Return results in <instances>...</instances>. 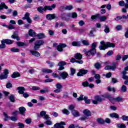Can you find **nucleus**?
Masks as SVG:
<instances>
[{"label": "nucleus", "mask_w": 128, "mask_h": 128, "mask_svg": "<svg viewBox=\"0 0 128 128\" xmlns=\"http://www.w3.org/2000/svg\"><path fill=\"white\" fill-rule=\"evenodd\" d=\"M1 42L2 44H0V48H6V43L4 42V40H2Z\"/></svg>", "instance_id": "nucleus-41"}, {"label": "nucleus", "mask_w": 128, "mask_h": 128, "mask_svg": "<svg viewBox=\"0 0 128 128\" xmlns=\"http://www.w3.org/2000/svg\"><path fill=\"white\" fill-rule=\"evenodd\" d=\"M82 112L84 114V116H86L87 117L92 116V112H90V110L88 109L84 110Z\"/></svg>", "instance_id": "nucleus-13"}, {"label": "nucleus", "mask_w": 128, "mask_h": 128, "mask_svg": "<svg viewBox=\"0 0 128 128\" xmlns=\"http://www.w3.org/2000/svg\"><path fill=\"white\" fill-rule=\"evenodd\" d=\"M110 118H120L118 114L114 112L110 114Z\"/></svg>", "instance_id": "nucleus-29"}, {"label": "nucleus", "mask_w": 128, "mask_h": 128, "mask_svg": "<svg viewBox=\"0 0 128 128\" xmlns=\"http://www.w3.org/2000/svg\"><path fill=\"white\" fill-rule=\"evenodd\" d=\"M96 121L98 124H104V120L102 118H97Z\"/></svg>", "instance_id": "nucleus-32"}, {"label": "nucleus", "mask_w": 128, "mask_h": 128, "mask_svg": "<svg viewBox=\"0 0 128 128\" xmlns=\"http://www.w3.org/2000/svg\"><path fill=\"white\" fill-rule=\"evenodd\" d=\"M18 126H19V128H24V124L22 122L18 123Z\"/></svg>", "instance_id": "nucleus-60"}, {"label": "nucleus", "mask_w": 128, "mask_h": 128, "mask_svg": "<svg viewBox=\"0 0 128 128\" xmlns=\"http://www.w3.org/2000/svg\"><path fill=\"white\" fill-rule=\"evenodd\" d=\"M66 62H64V61L59 62L58 64V66H60L58 70H64V66H66Z\"/></svg>", "instance_id": "nucleus-9"}, {"label": "nucleus", "mask_w": 128, "mask_h": 128, "mask_svg": "<svg viewBox=\"0 0 128 128\" xmlns=\"http://www.w3.org/2000/svg\"><path fill=\"white\" fill-rule=\"evenodd\" d=\"M128 55H124L122 57V62H124L126 60H128Z\"/></svg>", "instance_id": "nucleus-63"}, {"label": "nucleus", "mask_w": 128, "mask_h": 128, "mask_svg": "<svg viewBox=\"0 0 128 128\" xmlns=\"http://www.w3.org/2000/svg\"><path fill=\"white\" fill-rule=\"evenodd\" d=\"M105 29L104 30V32H106V34H108V32H110V28H108V26L106 25L104 26Z\"/></svg>", "instance_id": "nucleus-52"}, {"label": "nucleus", "mask_w": 128, "mask_h": 128, "mask_svg": "<svg viewBox=\"0 0 128 128\" xmlns=\"http://www.w3.org/2000/svg\"><path fill=\"white\" fill-rule=\"evenodd\" d=\"M46 18L48 20H54L56 18V16L54 14H48L46 16Z\"/></svg>", "instance_id": "nucleus-18"}, {"label": "nucleus", "mask_w": 128, "mask_h": 128, "mask_svg": "<svg viewBox=\"0 0 128 128\" xmlns=\"http://www.w3.org/2000/svg\"><path fill=\"white\" fill-rule=\"evenodd\" d=\"M45 120V124L46 126H52V121L50 120L51 118L48 115H46Z\"/></svg>", "instance_id": "nucleus-7"}, {"label": "nucleus", "mask_w": 128, "mask_h": 128, "mask_svg": "<svg viewBox=\"0 0 128 128\" xmlns=\"http://www.w3.org/2000/svg\"><path fill=\"white\" fill-rule=\"evenodd\" d=\"M97 44L96 42L92 43V49L86 52V56H94L96 54V46Z\"/></svg>", "instance_id": "nucleus-2"}, {"label": "nucleus", "mask_w": 128, "mask_h": 128, "mask_svg": "<svg viewBox=\"0 0 128 128\" xmlns=\"http://www.w3.org/2000/svg\"><path fill=\"white\" fill-rule=\"evenodd\" d=\"M38 12H44V10H45L44 8V7H42V6L38 7Z\"/></svg>", "instance_id": "nucleus-46"}, {"label": "nucleus", "mask_w": 128, "mask_h": 128, "mask_svg": "<svg viewBox=\"0 0 128 128\" xmlns=\"http://www.w3.org/2000/svg\"><path fill=\"white\" fill-rule=\"evenodd\" d=\"M29 35L30 36H36V32L34 31L32 29H30L28 32Z\"/></svg>", "instance_id": "nucleus-30"}, {"label": "nucleus", "mask_w": 128, "mask_h": 128, "mask_svg": "<svg viewBox=\"0 0 128 128\" xmlns=\"http://www.w3.org/2000/svg\"><path fill=\"white\" fill-rule=\"evenodd\" d=\"M72 114L73 116H74L75 118H78V116H80V112L76 110H72Z\"/></svg>", "instance_id": "nucleus-14"}, {"label": "nucleus", "mask_w": 128, "mask_h": 128, "mask_svg": "<svg viewBox=\"0 0 128 128\" xmlns=\"http://www.w3.org/2000/svg\"><path fill=\"white\" fill-rule=\"evenodd\" d=\"M68 74L66 72H62L60 74V76L61 78H63V80L66 78H68Z\"/></svg>", "instance_id": "nucleus-23"}, {"label": "nucleus", "mask_w": 128, "mask_h": 128, "mask_svg": "<svg viewBox=\"0 0 128 128\" xmlns=\"http://www.w3.org/2000/svg\"><path fill=\"white\" fill-rule=\"evenodd\" d=\"M116 126L118 128H126V125L124 124H117Z\"/></svg>", "instance_id": "nucleus-42"}, {"label": "nucleus", "mask_w": 128, "mask_h": 128, "mask_svg": "<svg viewBox=\"0 0 128 128\" xmlns=\"http://www.w3.org/2000/svg\"><path fill=\"white\" fill-rule=\"evenodd\" d=\"M100 14H96V15H93L91 16L92 20H96V18H99Z\"/></svg>", "instance_id": "nucleus-40"}, {"label": "nucleus", "mask_w": 128, "mask_h": 128, "mask_svg": "<svg viewBox=\"0 0 128 128\" xmlns=\"http://www.w3.org/2000/svg\"><path fill=\"white\" fill-rule=\"evenodd\" d=\"M69 16L70 18H78V14H76V12L69 14Z\"/></svg>", "instance_id": "nucleus-28"}, {"label": "nucleus", "mask_w": 128, "mask_h": 128, "mask_svg": "<svg viewBox=\"0 0 128 128\" xmlns=\"http://www.w3.org/2000/svg\"><path fill=\"white\" fill-rule=\"evenodd\" d=\"M30 52L32 54V56H36L37 58H38L40 56V52L34 51V50H30Z\"/></svg>", "instance_id": "nucleus-21"}, {"label": "nucleus", "mask_w": 128, "mask_h": 128, "mask_svg": "<svg viewBox=\"0 0 128 128\" xmlns=\"http://www.w3.org/2000/svg\"><path fill=\"white\" fill-rule=\"evenodd\" d=\"M128 90V88L126 87V86L122 85V88H121V90L123 92H126V90Z\"/></svg>", "instance_id": "nucleus-38"}, {"label": "nucleus", "mask_w": 128, "mask_h": 128, "mask_svg": "<svg viewBox=\"0 0 128 128\" xmlns=\"http://www.w3.org/2000/svg\"><path fill=\"white\" fill-rule=\"evenodd\" d=\"M17 90H18V92L20 94H22L24 92V90H26V89L23 86H20L17 88Z\"/></svg>", "instance_id": "nucleus-17"}, {"label": "nucleus", "mask_w": 128, "mask_h": 128, "mask_svg": "<svg viewBox=\"0 0 128 128\" xmlns=\"http://www.w3.org/2000/svg\"><path fill=\"white\" fill-rule=\"evenodd\" d=\"M10 51L12 52H20V49L16 48H10Z\"/></svg>", "instance_id": "nucleus-33"}, {"label": "nucleus", "mask_w": 128, "mask_h": 128, "mask_svg": "<svg viewBox=\"0 0 128 128\" xmlns=\"http://www.w3.org/2000/svg\"><path fill=\"white\" fill-rule=\"evenodd\" d=\"M124 0H121L119 2V6H124Z\"/></svg>", "instance_id": "nucleus-64"}, {"label": "nucleus", "mask_w": 128, "mask_h": 128, "mask_svg": "<svg viewBox=\"0 0 128 128\" xmlns=\"http://www.w3.org/2000/svg\"><path fill=\"white\" fill-rule=\"evenodd\" d=\"M19 76H20V74L18 72H14L11 76L12 78H19Z\"/></svg>", "instance_id": "nucleus-15"}, {"label": "nucleus", "mask_w": 128, "mask_h": 128, "mask_svg": "<svg viewBox=\"0 0 128 128\" xmlns=\"http://www.w3.org/2000/svg\"><path fill=\"white\" fill-rule=\"evenodd\" d=\"M56 88H58L59 90H62V84L58 83L56 84Z\"/></svg>", "instance_id": "nucleus-39"}, {"label": "nucleus", "mask_w": 128, "mask_h": 128, "mask_svg": "<svg viewBox=\"0 0 128 128\" xmlns=\"http://www.w3.org/2000/svg\"><path fill=\"white\" fill-rule=\"evenodd\" d=\"M16 44L18 46H26V44L24 42H17Z\"/></svg>", "instance_id": "nucleus-37"}, {"label": "nucleus", "mask_w": 128, "mask_h": 128, "mask_svg": "<svg viewBox=\"0 0 128 128\" xmlns=\"http://www.w3.org/2000/svg\"><path fill=\"white\" fill-rule=\"evenodd\" d=\"M72 44L73 46H82V44L80 42H74L72 43Z\"/></svg>", "instance_id": "nucleus-25"}, {"label": "nucleus", "mask_w": 128, "mask_h": 128, "mask_svg": "<svg viewBox=\"0 0 128 128\" xmlns=\"http://www.w3.org/2000/svg\"><path fill=\"white\" fill-rule=\"evenodd\" d=\"M70 62H77L78 64H84V61L82 60H76V59L74 58H72L70 60Z\"/></svg>", "instance_id": "nucleus-22"}, {"label": "nucleus", "mask_w": 128, "mask_h": 128, "mask_svg": "<svg viewBox=\"0 0 128 128\" xmlns=\"http://www.w3.org/2000/svg\"><path fill=\"white\" fill-rule=\"evenodd\" d=\"M66 122H57L54 124V126L52 128H64V126H66Z\"/></svg>", "instance_id": "nucleus-6"}, {"label": "nucleus", "mask_w": 128, "mask_h": 128, "mask_svg": "<svg viewBox=\"0 0 128 128\" xmlns=\"http://www.w3.org/2000/svg\"><path fill=\"white\" fill-rule=\"evenodd\" d=\"M38 38L40 39V38H46V36L44 34V33H40L38 34L37 36Z\"/></svg>", "instance_id": "nucleus-35"}, {"label": "nucleus", "mask_w": 128, "mask_h": 128, "mask_svg": "<svg viewBox=\"0 0 128 128\" xmlns=\"http://www.w3.org/2000/svg\"><path fill=\"white\" fill-rule=\"evenodd\" d=\"M44 42L42 40L36 41L34 44H35L34 46V50H38V48H40V46H42V44H44Z\"/></svg>", "instance_id": "nucleus-8"}, {"label": "nucleus", "mask_w": 128, "mask_h": 128, "mask_svg": "<svg viewBox=\"0 0 128 128\" xmlns=\"http://www.w3.org/2000/svg\"><path fill=\"white\" fill-rule=\"evenodd\" d=\"M42 72L44 74H52V70L48 68H43L42 70Z\"/></svg>", "instance_id": "nucleus-20"}, {"label": "nucleus", "mask_w": 128, "mask_h": 128, "mask_svg": "<svg viewBox=\"0 0 128 128\" xmlns=\"http://www.w3.org/2000/svg\"><path fill=\"white\" fill-rule=\"evenodd\" d=\"M4 8H6V10H8V8L6 5V4L4 2H2L0 4V10H4Z\"/></svg>", "instance_id": "nucleus-26"}, {"label": "nucleus", "mask_w": 128, "mask_h": 128, "mask_svg": "<svg viewBox=\"0 0 128 128\" xmlns=\"http://www.w3.org/2000/svg\"><path fill=\"white\" fill-rule=\"evenodd\" d=\"M88 74V70L81 69L80 70L79 72L78 73V76H84V74Z\"/></svg>", "instance_id": "nucleus-10"}, {"label": "nucleus", "mask_w": 128, "mask_h": 128, "mask_svg": "<svg viewBox=\"0 0 128 128\" xmlns=\"http://www.w3.org/2000/svg\"><path fill=\"white\" fill-rule=\"evenodd\" d=\"M102 98H104V96H96L94 97V100H92V102L94 104H98V102H102Z\"/></svg>", "instance_id": "nucleus-5"}, {"label": "nucleus", "mask_w": 128, "mask_h": 128, "mask_svg": "<svg viewBox=\"0 0 128 128\" xmlns=\"http://www.w3.org/2000/svg\"><path fill=\"white\" fill-rule=\"evenodd\" d=\"M84 100L86 104H90V99H88L87 96H84Z\"/></svg>", "instance_id": "nucleus-44"}, {"label": "nucleus", "mask_w": 128, "mask_h": 128, "mask_svg": "<svg viewBox=\"0 0 128 128\" xmlns=\"http://www.w3.org/2000/svg\"><path fill=\"white\" fill-rule=\"evenodd\" d=\"M116 65H114L113 66H107L104 68V70H116Z\"/></svg>", "instance_id": "nucleus-19"}, {"label": "nucleus", "mask_w": 128, "mask_h": 128, "mask_svg": "<svg viewBox=\"0 0 128 128\" xmlns=\"http://www.w3.org/2000/svg\"><path fill=\"white\" fill-rule=\"evenodd\" d=\"M66 44H60L59 45L57 46V50L58 52H62V48H66Z\"/></svg>", "instance_id": "nucleus-12"}, {"label": "nucleus", "mask_w": 128, "mask_h": 128, "mask_svg": "<svg viewBox=\"0 0 128 128\" xmlns=\"http://www.w3.org/2000/svg\"><path fill=\"white\" fill-rule=\"evenodd\" d=\"M122 120H128V116H126V115L122 116Z\"/></svg>", "instance_id": "nucleus-61"}, {"label": "nucleus", "mask_w": 128, "mask_h": 128, "mask_svg": "<svg viewBox=\"0 0 128 128\" xmlns=\"http://www.w3.org/2000/svg\"><path fill=\"white\" fill-rule=\"evenodd\" d=\"M99 20H100L101 22H104V20H106V16H100L99 14Z\"/></svg>", "instance_id": "nucleus-36"}, {"label": "nucleus", "mask_w": 128, "mask_h": 128, "mask_svg": "<svg viewBox=\"0 0 128 128\" xmlns=\"http://www.w3.org/2000/svg\"><path fill=\"white\" fill-rule=\"evenodd\" d=\"M100 44V45L99 46L100 50H104L106 48H114V46H116L114 44L110 42H108L106 44L104 40L101 41Z\"/></svg>", "instance_id": "nucleus-1"}, {"label": "nucleus", "mask_w": 128, "mask_h": 128, "mask_svg": "<svg viewBox=\"0 0 128 128\" xmlns=\"http://www.w3.org/2000/svg\"><path fill=\"white\" fill-rule=\"evenodd\" d=\"M88 84H89V83L88 81H86L82 83V85L83 86H85V87L88 86Z\"/></svg>", "instance_id": "nucleus-58"}, {"label": "nucleus", "mask_w": 128, "mask_h": 128, "mask_svg": "<svg viewBox=\"0 0 128 128\" xmlns=\"http://www.w3.org/2000/svg\"><path fill=\"white\" fill-rule=\"evenodd\" d=\"M70 14H64L62 16V20H70Z\"/></svg>", "instance_id": "nucleus-16"}, {"label": "nucleus", "mask_w": 128, "mask_h": 128, "mask_svg": "<svg viewBox=\"0 0 128 128\" xmlns=\"http://www.w3.org/2000/svg\"><path fill=\"white\" fill-rule=\"evenodd\" d=\"M106 98H108L109 99L110 102H112V104L116 102H122V98L118 96L116 98H114L112 97L110 95H108L106 96Z\"/></svg>", "instance_id": "nucleus-4"}, {"label": "nucleus", "mask_w": 128, "mask_h": 128, "mask_svg": "<svg viewBox=\"0 0 128 128\" xmlns=\"http://www.w3.org/2000/svg\"><path fill=\"white\" fill-rule=\"evenodd\" d=\"M66 10H72L74 8V7L70 5V6H68L65 7Z\"/></svg>", "instance_id": "nucleus-53"}, {"label": "nucleus", "mask_w": 128, "mask_h": 128, "mask_svg": "<svg viewBox=\"0 0 128 128\" xmlns=\"http://www.w3.org/2000/svg\"><path fill=\"white\" fill-rule=\"evenodd\" d=\"M25 122L27 124H31L32 122V119L30 118H27L25 120Z\"/></svg>", "instance_id": "nucleus-59"}, {"label": "nucleus", "mask_w": 128, "mask_h": 128, "mask_svg": "<svg viewBox=\"0 0 128 128\" xmlns=\"http://www.w3.org/2000/svg\"><path fill=\"white\" fill-rule=\"evenodd\" d=\"M12 38H14V40H20V38L18 36L14 34L12 36Z\"/></svg>", "instance_id": "nucleus-49"}, {"label": "nucleus", "mask_w": 128, "mask_h": 128, "mask_svg": "<svg viewBox=\"0 0 128 128\" xmlns=\"http://www.w3.org/2000/svg\"><path fill=\"white\" fill-rule=\"evenodd\" d=\"M74 56L76 60H82V55L80 53L76 54Z\"/></svg>", "instance_id": "nucleus-27"}, {"label": "nucleus", "mask_w": 128, "mask_h": 128, "mask_svg": "<svg viewBox=\"0 0 128 128\" xmlns=\"http://www.w3.org/2000/svg\"><path fill=\"white\" fill-rule=\"evenodd\" d=\"M82 44H84V46H89L90 45V43H88V42L86 40H82Z\"/></svg>", "instance_id": "nucleus-50"}, {"label": "nucleus", "mask_w": 128, "mask_h": 128, "mask_svg": "<svg viewBox=\"0 0 128 128\" xmlns=\"http://www.w3.org/2000/svg\"><path fill=\"white\" fill-rule=\"evenodd\" d=\"M54 82V79L48 78L44 80V82Z\"/></svg>", "instance_id": "nucleus-62"}, {"label": "nucleus", "mask_w": 128, "mask_h": 128, "mask_svg": "<svg viewBox=\"0 0 128 128\" xmlns=\"http://www.w3.org/2000/svg\"><path fill=\"white\" fill-rule=\"evenodd\" d=\"M56 4H53L51 6H45L44 7V10H52L56 8Z\"/></svg>", "instance_id": "nucleus-11"}, {"label": "nucleus", "mask_w": 128, "mask_h": 128, "mask_svg": "<svg viewBox=\"0 0 128 128\" xmlns=\"http://www.w3.org/2000/svg\"><path fill=\"white\" fill-rule=\"evenodd\" d=\"M80 120H88V116H81L80 118H79Z\"/></svg>", "instance_id": "nucleus-47"}, {"label": "nucleus", "mask_w": 128, "mask_h": 128, "mask_svg": "<svg viewBox=\"0 0 128 128\" xmlns=\"http://www.w3.org/2000/svg\"><path fill=\"white\" fill-rule=\"evenodd\" d=\"M19 110L21 114H24V112L26 110V108H24V107H20L19 108Z\"/></svg>", "instance_id": "nucleus-31"}, {"label": "nucleus", "mask_w": 128, "mask_h": 128, "mask_svg": "<svg viewBox=\"0 0 128 128\" xmlns=\"http://www.w3.org/2000/svg\"><path fill=\"white\" fill-rule=\"evenodd\" d=\"M101 64L99 62L96 63L94 64V66L96 68L97 70H98L99 68H100Z\"/></svg>", "instance_id": "nucleus-48"}, {"label": "nucleus", "mask_w": 128, "mask_h": 128, "mask_svg": "<svg viewBox=\"0 0 128 128\" xmlns=\"http://www.w3.org/2000/svg\"><path fill=\"white\" fill-rule=\"evenodd\" d=\"M0 72H2V66H0ZM8 70H4V72L0 74V80H6L8 78Z\"/></svg>", "instance_id": "nucleus-3"}, {"label": "nucleus", "mask_w": 128, "mask_h": 128, "mask_svg": "<svg viewBox=\"0 0 128 128\" xmlns=\"http://www.w3.org/2000/svg\"><path fill=\"white\" fill-rule=\"evenodd\" d=\"M30 18V14L28 12H26L25 14L24 17L22 18V20H27L28 18Z\"/></svg>", "instance_id": "nucleus-54"}, {"label": "nucleus", "mask_w": 128, "mask_h": 128, "mask_svg": "<svg viewBox=\"0 0 128 128\" xmlns=\"http://www.w3.org/2000/svg\"><path fill=\"white\" fill-rule=\"evenodd\" d=\"M63 114H70V112H68V110L66 109H64L62 110Z\"/></svg>", "instance_id": "nucleus-57"}, {"label": "nucleus", "mask_w": 128, "mask_h": 128, "mask_svg": "<svg viewBox=\"0 0 128 128\" xmlns=\"http://www.w3.org/2000/svg\"><path fill=\"white\" fill-rule=\"evenodd\" d=\"M46 64H49L50 68H52L54 66V63L52 62H50V61H46Z\"/></svg>", "instance_id": "nucleus-43"}, {"label": "nucleus", "mask_w": 128, "mask_h": 128, "mask_svg": "<svg viewBox=\"0 0 128 128\" xmlns=\"http://www.w3.org/2000/svg\"><path fill=\"white\" fill-rule=\"evenodd\" d=\"M3 42H4L5 44H12L14 42V40H8V39H6V40H2Z\"/></svg>", "instance_id": "nucleus-24"}, {"label": "nucleus", "mask_w": 128, "mask_h": 128, "mask_svg": "<svg viewBox=\"0 0 128 128\" xmlns=\"http://www.w3.org/2000/svg\"><path fill=\"white\" fill-rule=\"evenodd\" d=\"M84 95H80V97L77 98V100H78V102L84 100Z\"/></svg>", "instance_id": "nucleus-56"}, {"label": "nucleus", "mask_w": 128, "mask_h": 128, "mask_svg": "<svg viewBox=\"0 0 128 128\" xmlns=\"http://www.w3.org/2000/svg\"><path fill=\"white\" fill-rule=\"evenodd\" d=\"M46 111H42L40 112V116H44V118H45L46 116Z\"/></svg>", "instance_id": "nucleus-45"}, {"label": "nucleus", "mask_w": 128, "mask_h": 128, "mask_svg": "<svg viewBox=\"0 0 128 128\" xmlns=\"http://www.w3.org/2000/svg\"><path fill=\"white\" fill-rule=\"evenodd\" d=\"M74 108H76V106L74 105L71 104V105L69 106L68 110H71L72 112V110H74Z\"/></svg>", "instance_id": "nucleus-51"}, {"label": "nucleus", "mask_w": 128, "mask_h": 128, "mask_svg": "<svg viewBox=\"0 0 128 128\" xmlns=\"http://www.w3.org/2000/svg\"><path fill=\"white\" fill-rule=\"evenodd\" d=\"M50 92V90H48V88H45L44 90H40V92H41V94H45V92Z\"/></svg>", "instance_id": "nucleus-34"}, {"label": "nucleus", "mask_w": 128, "mask_h": 128, "mask_svg": "<svg viewBox=\"0 0 128 128\" xmlns=\"http://www.w3.org/2000/svg\"><path fill=\"white\" fill-rule=\"evenodd\" d=\"M10 100L12 102H14L16 101L15 99H14V96L11 95L10 98H9Z\"/></svg>", "instance_id": "nucleus-55"}]
</instances>
